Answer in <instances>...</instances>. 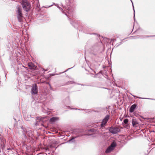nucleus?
I'll return each instance as SVG.
<instances>
[{"label":"nucleus","instance_id":"obj_1","mask_svg":"<svg viewBox=\"0 0 155 155\" xmlns=\"http://www.w3.org/2000/svg\"><path fill=\"white\" fill-rule=\"evenodd\" d=\"M23 9L26 12L28 11L30 8L31 5L26 0H23L21 3Z\"/></svg>","mask_w":155,"mask_h":155},{"label":"nucleus","instance_id":"obj_2","mask_svg":"<svg viewBox=\"0 0 155 155\" xmlns=\"http://www.w3.org/2000/svg\"><path fill=\"white\" fill-rule=\"evenodd\" d=\"M17 16L18 20L19 22L22 21V14L21 11V6L18 5L17 6Z\"/></svg>","mask_w":155,"mask_h":155},{"label":"nucleus","instance_id":"obj_3","mask_svg":"<svg viewBox=\"0 0 155 155\" xmlns=\"http://www.w3.org/2000/svg\"><path fill=\"white\" fill-rule=\"evenodd\" d=\"M116 143L114 142H113L110 146L108 147L106 150V153H109L114 149V148L116 146Z\"/></svg>","mask_w":155,"mask_h":155},{"label":"nucleus","instance_id":"obj_4","mask_svg":"<svg viewBox=\"0 0 155 155\" xmlns=\"http://www.w3.org/2000/svg\"><path fill=\"white\" fill-rule=\"evenodd\" d=\"M32 94H36L38 93V87L36 84L32 85L31 91Z\"/></svg>","mask_w":155,"mask_h":155},{"label":"nucleus","instance_id":"obj_5","mask_svg":"<svg viewBox=\"0 0 155 155\" xmlns=\"http://www.w3.org/2000/svg\"><path fill=\"white\" fill-rule=\"evenodd\" d=\"M110 132L112 134H116L120 131V129L117 127H110L109 129Z\"/></svg>","mask_w":155,"mask_h":155},{"label":"nucleus","instance_id":"obj_6","mask_svg":"<svg viewBox=\"0 0 155 155\" xmlns=\"http://www.w3.org/2000/svg\"><path fill=\"white\" fill-rule=\"evenodd\" d=\"M109 118V115H107L103 119L102 123L101 124V126L102 127H103L105 125L106 123H107L108 120Z\"/></svg>","mask_w":155,"mask_h":155},{"label":"nucleus","instance_id":"obj_7","mask_svg":"<svg viewBox=\"0 0 155 155\" xmlns=\"http://www.w3.org/2000/svg\"><path fill=\"white\" fill-rule=\"evenodd\" d=\"M28 65L31 69H35L36 68V66L32 62L29 63Z\"/></svg>","mask_w":155,"mask_h":155},{"label":"nucleus","instance_id":"obj_8","mask_svg":"<svg viewBox=\"0 0 155 155\" xmlns=\"http://www.w3.org/2000/svg\"><path fill=\"white\" fill-rule=\"evenodd\" d=\"M132 125L134 126V127H137V126L136 125L138 124V123L137 121L136 120V119L134 118H133L132 120Z\"/></svg>","mask_w":155,"mask_h":155},{"label":"nucleus","instance_id":"obj_9","mask_svg":"<svg viewBox=\"0 0 155 155\" xmlns=\"http://www.w3.org/2000/svg\"><path fill=\"white\" fill-rule=\"evenodd\" d=\"M136 105L135 104L133 105L130 107L129 110V111L130 113H132L134 112V110L136 108Z\"/></svg>","mask_w":155,"mask_h":155},{"label":"nucleus","instance_id":"obj_10","mask_svg":"<svg viewBox=\"0 0 155 155\" xmlns=\"http://www.w3.org/2000/svg\"><path fill=\"white\" fill-rule=\"evenodd\" d=\"M58 119V118L56 117H53L50 119V121L53 123Z\"/></svg>","mask_w":155,"mask_h":155},{"label":"nucleus","instance_id":"obj_11","mask_svg":"<svg viewBox=\"0 0 155 155\" xmlns=\"http://www.w3.org/2000/svg\"><path fill=\"white\" fill-rule=\"evenodd\" d=\"M128 121V120L127 119H126L124 120V123L125 124H127Z\"/></svg>","mask_w":155,"mask_h":155},{"label":"nucleus","instance_id":"obj_12","mask_svg":"<svg viewBox=\"0 0 155 155\" xmlns=\"http://www.w3.org/2000/svg\"><path fill=\"white\" fill-rule=\"evenodd\" d=\"M133 9H134V17H135V11H134V6H133Z\"/></svg>","mask_w":155,"mask_h":155},{"label":"nucleus","instance_id":"obj_13","mask_svg":"<svg viewBox=\"0 0 155 155\" xmlns=\"http://www.w3.org/2000/svg\"><path fill=\"white\" fill-rule=\"evenodd\" d=\"M75 138L74 137L71 140H70L69 141H71L72 140L74 139Z\"/></svg>","mask_w":155,"mask_h":155}]
</instances>
